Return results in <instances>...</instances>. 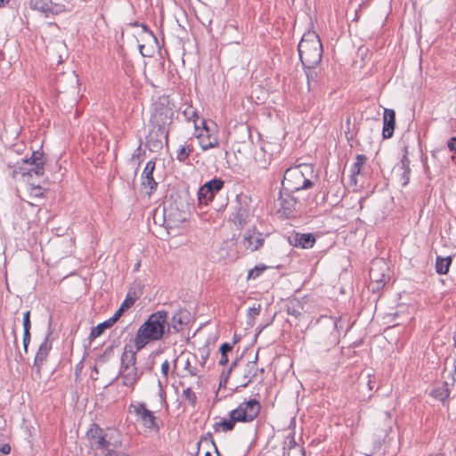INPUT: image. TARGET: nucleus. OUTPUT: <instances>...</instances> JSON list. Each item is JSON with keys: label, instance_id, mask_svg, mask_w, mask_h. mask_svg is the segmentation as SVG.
<instances>
[{"label": "nucleus", "instance_id": "603ef678", "mask_svg": "<svg viewBox=\"0 0 456 456\" xmlns=\"http://www.w3.org/2000/svg\"><path fill=\"white\" fill-rule=\"evenodd\" d=\"M238 362H239V359H236L235 361H233L231 365H230V368L228 369V370L226 372H229V374H231L232 370L238 366Z\"/></svg>", "mask_w": 456, "mask_h": 456}, {"label": "nucleus", "instance_id": "09e8293b", "mask_svg": "<svg viewBox=\"0 0 456 456\" xmlns=\"http://www.w3.org/2000/svg\"><path fill=\"white\" fill-rule=\"evenodd\" d=\"M369 389L373 390L375 387V378L371 377L370 374L368 375V383Z\"/></svg>", "mask_w": 456, "mask_h": 456}, {"label": "nucleus", "instance_id": "2f4dec72", "mask_svg": "<svg viewBox=\"0 0 456 456\" xmlns=\"http://www.w3.org/2000/svg\"><path fill=\"white\" fill-rule=\"evenodd\" d=\"M183 115L188 121H193L195 131L198 132L200 130V126L197 124V119L199 118L198 111L193 110L191 107H187L183 111Z\"/></svg>", "mask_w": 456, "mask_h": 456}, {"label": "nucleus", "instance_id": "c756f323", "mask_svg": "<svg viewBox=\"0 0 456 456\" xmlns=\"http://www.w3.org/2000/svg\"><path fill=\"white\" fill-rule=\"evenodd\" d=\"M286 311L289 315L298 318L302 314V305L298 301L293 300L287 304Z\"/></svg>", "mask_w": 456, "mask_h": 456}, {"label": "nucleus", "instance_id": "864d4df0", "mask_svg": "<svg viewBox=\"0 0 456 456\" xmlns=\"http://www.w3.org/2000/svg\"><path fill=\"white\" fill-rule=\"evenodd\" d=\"M423 162V167H424V172L425 174L427 175V176L429 177V175H430V169H429V167L427 165V163L425 162V160L423 159L422 160Z\"/></svg>", "mask_w": 456, "mask_h": 456}, {"label": "nucleus", "instance_id": "774afa93", "mask_svg": "<svg viewBox=\"0 0 456 456\" xmlns=\"http://www.w3.org/2000/svg\"><path fill=\"white\" fill-rule=\"evenodd\" d=\"M94 370L95 372H98V370H97V368H96V367H94Z\"/></svg>", "mask_w": 456, "mask_h": 456}, {"label": "nucleus", "instance_id": "a18cd8bd", "mask_svg": "<svg viewBox=\"0 0 456 456\" xmlns=\"http://www.w3.org/2000/svg\"><path fill=\"white\" fill-rule=\"evenodd\" d=\"M231 374H229V372H223L221 374V378H220V383H219V387H225L227 382H228V379H229V377H230Z\"/></svg>", "mask_w": 456, "mask_h": 456}, {"label": "nucleus", "instance_id": "f704fd0d", "mask_svg": "<svg viewBox=\"0 0 456 456\" xmlns=\"http://www.w3.org/2000/svg\"><path fill=\"white\" fill-rule=\"evenodd\" d=\"M107 435H101L91 443V446L94 449H109L110 442L107 440Z\"/></svg>", "mask_w": 456, "mask_h": 456}, {"label": "nucleus", "instance_id": "4be33fe9", "mask_svg": "<svg viewBox=\"0 0 456 456\" xmlns=\"http://www.w3.org/2000/svg\"><path fill=\"white\" fill-rule=\"evenodd\" d=\"M283 449V456H305L304 448L297 444L294 436H287Z\"/></svg>", "mask_w": 456, "mask_h": 456}, {"label": "nucleus", "instance_id": "412c9836", "mask_svg": "<svg viewBox=\"0 0 456 456\" xmlns=\"http://www.w3.org/2000/svg\"><path fill=\"white\" fill-rule=\"evenodd\" d=\"M248 208L247 206H243L240 201L237 202L234 207V212L232 214V218L234 224L242 228L248 223Z\"/></svg>", "mask_w": 456, "mask_h": 456}, {"label": "nucleus", "instance_id": "f3484780", "mask_svg": "<svg viewBox=\"0 0 456 456\" xmlns=\"http://www.w3.org/2000/svg\"><path fill=\"white\" fill-rule=\"evenodd\" d=\"M454 385V378H452V383L444 381L442 384L436 386L431 392V395L436 400L440 401L444 406L449 405L451 387Z\"/></svg>", "mask_w": 456, "mask_h": 456}, {"label": "nucleus", "instance_id": "4d7b16f0", "mask_svg": "<svg viewBox=\"0 0 456 456\" xmlns=\"http://www.w3.org/2000/svg\"><path fill=\"white\" fill-rule=\"evenodd\" d=\"M10 0H0V7L4 6L5 4H7Z\"/></svg>", "mask_w": 456, "mask_h": 456}, {"label": "nucleus", "instance_id": "6e6552de", "mask_svg": "<svg viewBox=\"0 0 456 456\" xmlns=\"http://www.w3.org/2000/svg\"><path fill=\"white\" fill-rule=\"evenodd\" d=\"M224 187V181L218 177H215L205 183L198 191L199 204L208 205Z\"/></svg>", "mask_w": 456, "mask_h": 456}, {"label": "nucleus", "instance_id": "f8f14e48", "mask_svg": "<svg viewBox=\"0 0 456 456\" xmlns=\"http://www.w3.org/2000/svg\"><path fill=\"white\" fill-rule=\"evenodd\" d=\"M201 124L202 128H200V130L196 132L197 134H195V137L199 140V143L201 149L203 151H208L209 149L217 147V137L210 133V129L204 119H202Z\"/></svg>", "mask_w": 456, "mask_h": 456}, {"label": "nucleus", "instance_id": "cd10ccee", "mask_svg": "<svg viewBox=\"0 0 456 456\" xmlns=\"http://www.w3.org/2000/svg\"><path fill=\"white\" fill-rule=\"evenodd\" d=\"M452 256H437L436 259V271L438 274H446L452 265Z\"/></svg>", "mask_w": 456, "mask_h": 456}, {"label": "nucleus", "instance_id": "c9c22d12", "mask_svg": "<svg viewBox=\"0 0 456 456\" xmlns=\"http://www.w3.org/2000/svg\"><path fill=\"white\" fill-rule=\"evenodd\" d=\"M103 434V430L95 423H93L91 425V428L86 433V436L88 439L90 440V443L94 441L98 436Z\"/></svg>", "mask_w": 456, "mask_h": 456}, {"label": "nucleus", "instance_id": "680f3d73", "mask_svg": "<svg viewBox=\"0 0 456 456\" xmlns=\"http://www.w3.org/2000/svg\"><path fill=\"white\" fill-rule=\"evenodd\" d=\"M453 342H454V346L456 347V331L453 334Z\"/></svg>", "mask_w": 456, "mask_h": 456}, {"label": "nucleus", "instance_id": "5701e85b", "mask_svg": "<svg viewBox=\"0 0 456 456\" xmlns=\"http://www.w3.org/2000/svg\"><path fill=\"white\" fill-rule=\"evenodd\" d=\"M401 169L403 172L401 174L400 181L403 186H406L410 182L411 175L410 159L408 158V146L403 147V154L401 159Z\"/></svg>", "mask_w": 456, "mask_h": 456}, {"label": "nucleus", "instance_id": "6ab92c4d", "mask_svg": "<svg viewBox=\"0 0 456 456\" xmlns=\"http://www.w3.org/2000/svg\"><path fill=\"white\" fill-rule=\"evenodd\" d=\"M242 243L246 249L254 252L263 247L265 239L260 232L248 231L244 234Z\"/></svg>", "mask_w": 456, "mask_h": 456}, {"label": "nucleus", "instance_id": "9b49d317", "mask_svg": "<svg viewBox=\"0 0 456 456\" xmlns=\"http://www.w3.org/2000/svg\"><path fill=\"white\" fill-rule=\"evenodd\" d=\"M156 168V162L154 160H150L146 163L143 171L142 173V182L141 185L147 189V195L151 196L153 194L158 188V183L153 177V173Z\"/></svg>", "mask_w": 456, "mask_h": 456}, {"label": "nucleus", "instance_id": "dca6fc26", "mask_svg": "<svg viewBox=\"0 0 456 456\" xmlns=\"http://www.w3.org/2000/svg\"><path fill=\"white\" fill-rule=\"evenodd\" d=\"M316 240L312 233L293 232L289 237V242L291 246L301 248H312Z\"/></svg>", "mask_w": 456, "mask_h": 456}, {"label": "nucleus", "instance_id": "aec40b11", "mask_svg": "<svg viewBox=\"0 0 456 456\" xmlns=\"http://www.w3.org/2000/svg\"><path fill=\"white\" fill-rule=\"evenodd\" d=\"M395 127V112L391 109H385L383 113V130L384 139H389L393 136Z\"/></svg>", "mask_w": 456, "mask_h": 456}, {"label": "nucleus", "instance_id": "3c124183", "mask_svg": "<svg viewBox=\"0 0 456 456\" xmlns=\"http://www.w3.org/2000/svg\"><path fill=\"white\" fill-rule=\"evenodd\" d=\"M140 26H142V30H143V31H145V32L149 33V35H150L151 37H153V38H154V40H156V37H155V36H154L153 32H152L151 30H150L146 25H144V24H141Z\"/></svg>", "mask_w": 456, "mask_h": 456}, {"label": "nucleus", "instance_id": "f257e3e1", "mask_svg": "<svg viewBox=\"0 0 456 456\" xmlns=\"http://www.w3.org/2000/svg\"><path fill=\"white\" fill-rule=\"evenodd\" d=\"M168 335V313L157 311L139 327L134 339L136 351H141L151 341L161 340Z\"/></svg>", "mask_w": 456, "mask_h": 456}, {"label": "nucleus", "instance_id": "58836bf2", "mask_svg": "<svg viewBox=\"0 0 456 456\" xmlns=\"http://www.w3.org/2000/svg\"><path fill=\"white\" fill-rule=\"evenodd\" d=\"M23 162L29 165L38 164L37 162H45L44 152L39 151H33L31 157L28 159H23Z\"/></svg>", "mask_w": 456, "mask_h": 456}, {"label": "nucleus", "instance_id": "69168bd1", "mask_svg": "<svg viewBox=\"0 0 456 456\" xmlns=\"http://www.w3.org/2000/svg\"><path fill=\"white\" fill-rule=\"evenodd\" d=\"M164 216H165V218L167 217V209H166V208H164Z\"/></svg>", "mask_w": 456, "mask_h": 456}, {"label": "nucleus", "instance_id": "c03bdc74", "mask_svg": "<svg viewBox=\"0 0 456 456\" xmlns=\"http://www.w3.org/2000/svg\"><path fill=\"white\" fill-rule=\"evenodd\" d=\"M170 365L167 360L164 361L161 364V373L165 378H167Z\"/></svg>", "mask_w": 456, "mask_h": 456}, {"label": "nucleus", "instance_id": "79ce46f5", "mask_svg": "<svg viewBox=\"0 0 456 456\" xmlns=\"http://www.w3.org/2000/svg\"><path fill=\"white\" fill-rule=\"evenodd\" d=\"M125 311L126 310L123 307L119 306L118 309L113 314V316L109 319L113 325L118 322V320L121 317Z\"/></svg>", "mask_w": 456, "mask_h": 456}, {"label": "nucleus", "instance_id": "0e129e2a", "mask_svg": "<svg viewBox=\"0 0 456 456\" xmlns=\"http://www.w3.org/2000/svg\"><path fill=\"white\" fill-rule=\"evenodd\" d=\"M265 328V326L261 327V328L259 329V330H258V333H260V332H261Z\"/></svg>", "mask_w": 456, "mask_h": 456}, {"label": "nucleus", "instance_id": "7c9ffc66", "mask_svg": "<svg viewBox=\"0 0 456 456\" xmlns=\"http://www.w3.org/2000/svg\"><path fill=\"white\" fill-rule=\"evenodd\" d=\"M261 311V305L260 304L254 305L253 306L249 307L248 310V320L247 324L249 327H253L255 323V318L260 314Z\"/></svg>", "mask_w": 456, "mask_h": 456}, {"label": "nucleus", "instance_id": "39448f33", "mask_svg": "<svg viewBox=\"0 0 456 456\" xmlns=\"http://www.w3.org/2000/svg\"><path fill=\"white\" fill-rule=\"evenodd\" d=\"M125 350L121 355V365L118 376L123 379V385L129 387H134L136 382L142 378L143 370L136 367V353L132 349Z\"/></svg>", "mask_w": 456, "mask_h": 456}, {"label": "nucleus", "instance_id": "473e14b6", "mask_svg": "<svg viewBox=\"0 0 456 456\" xmlns=\"http://www.w3.org/2000/svg\"><path fill=\"white\" fill-rule=\"evenodd\" d=\"M138 298L139 297L136 295V292L130 289L127 292L126 297L120 306L126 311L134 305V304L136 302Z\"/></svg>", "mask_w": 456, "mask_h": 456}, {"label": "nucleus", "instance_id": "7ed1b4c3", "mask_svg": "<svg viewBox=\"0 0 456 456\" xmlns=\"http://www.w3.org/2000/svg\"><path fill=\"white\" fill-rule=\"evenodd\" d=\"M300 61L305 69H313L320 64L322 58V45L315 31L305 32L298 44Z\"/></svg>", "mask_w": 456, "mask_h": 456}, {"label": "nucleus", "instance_id": "ea45409f", "mask_svg": "<svg viewBox=\"0 0 456 456\" xmlns=\"http://www.w3.org/2000/svg\"><path fill=\"white\" fill-rule=\"evenodd\" d=\"M38 164L31 165L32 167L29 168L27 172L28 175H31L32 173H34L36 175L40 176L44 175L45 168L44 165L45 162H37ZM23 175H26V172L23 173Z\"/></svg>", "mask_w": 456, "mask_h": 456}, {"label": "nucleus", "instance_id": "338daca9", "mask_svg": "<svg viewBox=\"0 0 456 456\" xmlns=\"http://www.w3.org/2000/svg\"><path fill=\"white\" fill-rule=\"evenodd\" d=\"M189 366H190V362H189V361H187V362H186V369H187Z\"/></svg>", "mask_w": 456, "mask_h": 456}, {"label": "nucleus", "instance_id": "1a4fd4ad", "mask_svg": "<svg viewBox=\"0 0 456 456\" xmlns=\"http://www.w3.org/2000/svg\"><path fill=\"white\" fill-rule=\"evenodd\" d=\"M130 411H133L137 417L138 420L148 429L159 430L157 418L154 412L148 410L145 403H132L129 406Z\"/></svg>", "mask_w": 456, "mask_h": 456}, {"label": "nucleus", "instance_id": "e2e57ef3", "mask_svg": "<svg viewBox=\"0 0 456 456\" xmlns=\"http://www.w3.org/2000/svg\"><path fill=\"white\" fill-rule=\"evenodd\" d=\"M205 456H212V454H211V452H207L205 453Z\"/></svg>", "mask_w": 456, "mask_h": 456}, {"label": "nucleus", "instance_id": "4468645a", "mask_svg": "<svg viewBox=\"0 0 456 456\" xmlns=\"http://www.w3.org/2000/svg\"><path fill=\"white\" fill-rule=\"evenodd\" d=\"M51 334H52V331L49 330L48 333L46 334L44 341L39 346V348L37 352V354H36V357L34 360L33 366L36 367L37 374L39 377L41 375V366L45 362V360L48 356V354L52 348V345L49 343V338H50Z\"/></svg>", "mask_w": 456, "mask_h": 456}, {"label": "nucleus", "instance_id": "20e7f679", "mask_svg": "<svg viewBox=\"0 0 456 456\" xmlns=\"http://www.w3.org/2000/svg\"><path fill=\"white\" fill-rule=\"evenodd\" d=\"M174 112L170 108L160 107L155 110L154 114V130L149 135L148 144L151 148L160 149L162 147V139L168 141V131L166 130V125H170L173 121Z\"/></svg>", "mask_w": 456, "mask_h": 456}, {"label": "nucleus", "instance_id": "2eb2a0df", "mask_svg": "<svg viewBox=\"0 0 456 456\" xmlns=\"http://www.w3.org/2000/svg\"><path fill=\"white\" fill-rule=\"evenodd\" d=\"M279 200L281 205L278 210L279 213L285 217L290 216L296 210V206L298 203L297 200L291 193L284 191V193H280Z\"/></svg>", "mask_w": 456, "mask_h": 456}, {"label": "nucleus", "instance_id": "6e6d98bb", "mask_svg": "<svg viewBox=\"0 0 456 456\" xmlns=\"http://www.w3.org/2000/svg\"><path fill=\"white\" fill-rule=\"evenodd\" d=\"M314 73L313 71H311V69H309V72H306V77H307V80H308V86L310 87V79H313L314 78Z\"/></svg>", "mask_w": 456, "mask_h": 456}, {"label": "nucleus", "instance_id": "f03ea898", "mask_svg": "<svg viewBox=\"0 0 456 456\" xmlns=\"http://www.w3.org/2000/svg\"><path fill=\"white\" fill-rule=\"evenodd\" d=\"M317 175L314 174L313 165L300 164L289 167L281 182L283 191L294 193L301 190L312 188Z\"/></svg>", "mask_w": 456, "mask_h": 456}, {"label": "nucleus", "instance_id": "13d9d810", "mask_svg": "<svg viewBox=\"0 0 456 456\" xmlns=\"http://www.w3.org/2000/svg\"><path fill=\"white\" fill-rule=\"evenodd\" d=\"M437 153H438V151H433L431 152V156H432V158L436 159V157H437Z\"/></svg>", "mask_w": 456, "mask_h": 456}, {"label": "nucleus", "instance_id": "8fccbe9b", "mask_svg": "<svg viewBox=\"0 0 456 456\" xmlns=\"http://www.w3.org/2000/svg\"><path fill=\"white\" fill-rule=\"evenodd\" d=\"M229 362L228 355L227 354H221L219 364L220 365H226Z\"/></svg>", "mask_w": 456, "mask_h": 456}, {"label": "nucleus", "instance_id": "a878e982", "mask_svg": "<svg viewBox=\"0 0 456 456\" xmlns=\"http://www.w3.org/2000/svg\"><path fill=\"white\" fill-rule=\"evenodd\" d=\"M237 423V420L235 419V417L232 415V412H229V419H221L220 421L216 422L213 425V428L215 432H230L232 431L235 428V424Z\"/></svg>", "mask_w": 456, "mask_h": 456}, {"label": "nucleus", "instance_id": "4c0bfd02", "mask_svg": "<svg viewBox=\"0 0 456 456\" xmlns=\"http://www.w3.org/2000/svg\"><path fill=\"white\" fill-rule=\"evenodd\" d=\"M267 266L265 265H256L254 268L248 271L247 280H255L258 276H260L265 270Z\"/></svg>", "mask_w": 456, "mask_h": 456}, {"label": "nucleus", "instance_id": "5fc2aeb1", "mask_svg": "<svg viewBox=\"0 0 456 456\" xmlns=\"http://www.w3.org/2000/svg\"><path fill=\"white\" fill-rule=\"evenodd\" d=\"M140 151H141V146H139V147L135 150L134 153L132 155V159H135V158L139 159V158H140V154H141V153H140Z\"/></svg>", "mask_w": 456, "mask_h": 456}, {"label": "nucleus", "instance_id": "c85d7f7f", "mask_svg": "<svg viewBox=\"0 0 456 456\" xmlns=\"http://www.w3.org/2000/svg\"><path fill=\"white\" fill-rule=\"evenodd\" d=\"M112 322L108 319L103 322L98 324L95 327H93L89 335L90 340H94L96 338L100 337L106 329L112 327Z\"/></svg>", "mask_w": 456, "mask_h": 456}, {"label": "nucleus", "instance_id": "bb28decb", "mask_svg": "<svg viewBox=\"0 0 456 456\" xmlns=\"http://www.w3.org/2000/svg\"><path fill=\"white\" fill-rule=\"evenodd\" d=\"M29 5L32 9L41 12L48 13L53 12L52 0H30Z\"/></svg>", "mask_w": 456, "mask_h": 456}, {"label": "nucleus", "instance_id": "49530a36", "mask_svg": "<svg viewBox=\"0 0 456 456\" xmlns=\"http://www.w3.org/2000/svg\"><path fill=\"white\" fill-rule=\"evenodd\" d=\"M447 147L450 150V151L456 152V137L455 136L449 139V141L447 142Z\"/></svg>", "mask_w": 456, "mask_h": 456}, {"label": "nucleus", "instance_id": "72a5a7b5", "mask_svg": "<svg viewBox=\"0 0 456 456\" xmlns=\"http://www.w3.org/2000/svg\"><path fill=\"white\" fill-rule=\"evenodd\" d=\"M193 148L191 145H183L177 151L176 159L180 162H184L192 152Z\"/></svg>", "mask_w": 456, "mask_h": 456}, {"label": "nucleus", "instance_id": "9d476101", "mask_svg": "<svg viewBox=\"0 0 456 456\" xmlns=\"http://www.w3.org/2000/svg\"><path fill=\"white\" fill-rule=\"evenodd\" d=\"M264 372V369H259L257 366V354L253 361H248L240 370V384L236 389L240 387H247L257 376L258 372Z\"/></svg>", "mask_w": 456, "mask_h": 456}, {"label": "nucleus", "instance_id": "de8ad7c7", "mask_svg": "<svg viewBox=\"0 0 456 456\" xmlns=\"http://www.w3.org/2000/svg\"><path fill=\"white\" fill-rule=\"evenodd\" d=\"M0 452L3 454H9L11 452V446L8 444H0Z\"/></svg>", "mask_w": 456, "mask_h": 456}, {"label": "nucleus", "instance_id": "0eeeda50", "mask_svg": "<svg viewBox=\"0 0 456 456\" xmlns=\"http://www.w3.org/2000/svg\"><path fill=\"white\" fill-rule=\"evenodd\" d=\"M261 411V404L256 399H249L239 404V406L231 411L232 415L235 417L237 422H251L257 418Z\"/></svg>", "mask_w": 456, "mask_h": 456}, {"label": "nucleus", "instance_id": "bf43d9fd", "mask_svg": "<svg viewBox=\"0 0 456 456\" xmlns=\"http://www.w3.org/2000/svg\"><path fill=\"white\" fill-rule=\"evenodd\" d=\"M143 47H144V45H139L140 52H141L142 55V56H146V54H144V53H142V49H143Z\"/></svg>", "mask_w": 456, "mask_h": 456}, {"label": "nucleus", "instance_id": "e433bc0d", "mask_svg": "<svg viewBox=\"0 0 456 456\" xmlns=\"http://www.w3.org/2000/svg\"><path fill=\"white\" fill-rule=\"evenodd\" d=\"M113 348L114 345L107 346L102 354L97 357L96 362L101 364L107 362L113 355Z\"/></svg>", "mask_w": 456, "mask_h": 456}, {"label": "nucleus", "instance_id": "37998d69", "mask_svg": "<svg viewBox=\"0 0 456 456\" xmlns=\"http://www.w3.org/2000/svg\"><path fill=\"white\" fill-rule=\"evenodd\" d=\"M232 344L230 343H223L219 347V352L221 354H227L229 352L232 350Z\"/></svg>", "mask_w": 456, "mask_h": 456}, {"label": "nucleus", "instance_id": "423d86ee", "mask_svg": "<svg viewBox=\"0 0 456 456\" xmlns=\"http://www.w3.org/2000/svg\"><path fill=\"white\" fill-rule=\"evenodd\" d=\"M321 330L317 335V344L323 351H330L338 343L337 320L331 317H322L319 321Z\"/></svg>", "mask_w": 456, "mask_h": 456}, {"label": "nucleus", "instance_id": "a211bd4d", "mask_svg": "<svg viewBox=\"0 0 456 456\" xmlns=\"http://www.w3.org/2000/svg\"><path fill=\"white\" fill-rule=\"evenodd\" d=\"M190 314L186 310H179L176 312L171 320V322H168V333L172 332H179L183 329V326L186 325L190 321Z\"/></svg>", "mask_w": 456, "mask_h": 456}, {"label": "nucleus", "instance_id": "393cba45", "mask_svg": "<svg viewBox=\"0 0 456 456\" xmlns=\"http://www.w3.org/2000/svg\"><path fill=\"white\" fill-rule=\"evenodd\" d=\"M23 350L27 354L28 345L30 343L31 334H30V329H31V321H30V311H26L23 314Z\"/></svg>", "mask_w": 456, "mask_h": 456}, {"label": "nucleus", "instance_id": "b1692460", "mask_svg": "<svg viewBox=\"0 0 456 456\" xmlns=\"http://www.w3.org/2000/svg\"><path fill=\"white\" fill-rule=\"evenodd\" d=\"M367 161V158L363 154H357L355 157V162L351 167V180L357 183V176L363 175V166Z\"/></svg>", "mask_w": 456, "mask_h": 456}, {"label": "nucleus", "instance_id": "052dcab7", "mask_svg": "<svg viewBox=\"0 0 456 456\" xmlns=\"http://www.w3.org/2000/svg\"><path fill=\"white\" fill-rule=\"evenodd\" d=\"M189 372L191 376H195L196 375V372H195V370H189Z\"/></svg>", "mask_w": 456, "mask_h": 456}, {"label": "nucleus", "instance_id": "ddd939ff", "mask_svg": "<svg viewBox=\"0 0 456 456\" xmlns=\"http://www.w3.org/2000/svg\"><path fill=\"white\" fill-rule=\"evenodd\" d=\"M384 267H386L384 263L378 262L373 263L370 268L369 275L373 292L379 290L386 284L387 275L383 273Z\"/></svg>", "mask_w": 456, "mask_h": 456}, {"label": "nucleus", "instance_id": "a19ab883", "mask_svg": "<svg viewBox=\"0 0 456 456\" xmlns=\"http://www.w3.org/2000/svg\"><path fill=\"white\" fill-rule=\"evenodd\" d=\"M183 397L187 400L191 406H195L197 403V396L191 387H187L183 391Z\"/></svg>", "mask_w": 456, "mask_h": 456}]
</instances>
